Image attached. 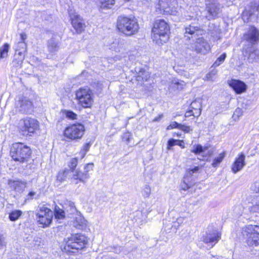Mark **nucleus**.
Wrapping results in <instances>:
<instances>
[{
  "label": "nucleus",
  "mask_w": 259,
  "mask_h": 259,
  "mask_svg": "<svg viewBox=\"0 0 259 259\" xmlns=\"http://www.w3.org/2000/svg\"><path fill=\"white\" fill-rule=\"evenodd\" d=\"M191 152L196 155L200 156L199 159L201 160H203L205 158L209 157L213 153V151L209 150L208 147L202 146L200 144L193 145L191 147Z\"/></svg>",
  "instance_id": "14"
},
{
  "label": "nucleus",
  "mask_w": 259,
  "mask_h": 259,
  "mask_svg": "<svg viewBox=\"0 0 259 259\" xmlns=\"http://www.w3.org/2000/svg\"><path fill=\"white\" fill-rule=\"evenodd\" d=\"M97 259H107V257L106 256L103 255L102 256H98L97 257Z\"/></svg>",
  "instance_id": "64"
},
{
  "label": "nucleus",
  "mask_w": 259,
  "mask_h": 259,
  "mask_svg": "<svg viewBox=\"0 0 259 259\" xmlns=\"http://www.w3.org/2000/svg\"><path fill=\"white\" fill-rule=\"evenodd\" d=\"M258 54L259 52L258 50L252 49V50L250 51L248 58L249 62L252 63L256 61L258 59Z\"/></svg>",
  "instance_id": "32"
},
{
  "label": "nucleus",
  "mask_w": 259,
  "mask_h": 259,
  "mask_svg": "<svg viewBox=\"0 0 259 259\" xmlns=\"http://www.w3.org/2000/svg\"><path fill=\"white\" fill-rule=\"evenodd\" d=\"M242 235L249 246L259 245V226L248 225L243 228Z\"/></svg>",
  "instance_id": "7"
},
{
  "label": "nucleus",
  "mask_w": 259,
  "mask_h": 259,
  "mask_svg": "<svg viewBox=\"0 0 259 259\" xmlns=\"http://www.w3.org/2000/svg\"><path fill=\"white\" fill-rule=\"evenodd\" d=\"M72 24L73 28L78 33L81 32L83 30L84 25L82 23L81 20L77 15L74 19L72 18Z\"/></svg>",
  "instance_id": "26"
},
{
  "label": "nucleus",
  "mask_w": 259,
  "mask_h": 259,
  "mask_svg": "<svg viewBox=\"0 0 259 259\" xmlns=\"http://www.w3.org/2000/svg\"><path fill=\"white\" fill-rule=\"evenodd\" d=\"M22 211L19 210H14L9 213V219L11 221L17 220L22 215Z\"/></svg>",
  "instance_id": "31"
},
{
  "label": "nucleus",
  "mask_w": 259,
  "mask_h": 259,
  "mask_svg": "<svg viewBox=\"0 0 259 259\" xmlns=\"http://www.w3.org/2000/svg\"><path fill=\"white\" fill-rule=\"evenodd\" d=\"M65 249L66 251L75 252L84 248L88 242L86 236L82 234H75L65 240Z\"/></svg>",
  "instance_id": "3"
},
{
  "label": "nucleus",
  "mask_w": 259,
  "mask_h": 259,
  "mask_svg": "<svg viewBox=\"0 0 259 259\" xmlns=\"http://www.w3.org/2000/svg\"><path fill=\"white\" fill-rule=\"evenodd\" d=\"M227 55L226 53H223L221 56H220L214 62V63L213 64L212 67H217L219 66H220L221 64H222L226 58Z\"/></svg>",
  "instance_id": "37"
},
{
  "label": "nucleus",
  "mask_w": 259,
  "mask_h": 259,
  "mask_svg": "<svg viewBox=\"0 0 259 259\" xmlns=\"http://www.w3.org/2000/svg\"><path fill=\"white\" fill-rule=\"evenodd\" d=\"M127 45L126 42L123 40H120L114 41L111 46V48L116 52L124 54L126 52Z\"/></svg>",
  "instance_id": "23"
},
{
  "label": "nucleus",
  "mask_w": 259,
  "mask_h": 259,
  "mask_svg": "<svg viewBox=\"0 0 259 259\" xmlns=\"http://www.w3.org/2000/svg\"><path fill=\"white\" fill-rule=\"evenodd\" d=\"M118 30L127 36L137 33L139 29L137 20L134 17L120 16L117 21Z\"/></svg>",
  "instance_id": "2"
},
{
  "label": "nucleus",
  "mask_w": 259,
  "mask_h": 259,
  "mask_svg": "<svg viewBox=\"0 0 259 259\" xmlns=\"http://www.w3.org/2000/svg\"><path fill=\"white\" fill-rule=\"evenodd\" d=\"M39 126V122L34 118L26 117L20 119L18 124L19 132L23 136H31Z\"/></svg>",
  "instance_id": "6"
},
{
  "label": "nucleus",
  "mask_w": 259,
  "mask_h": 259,
  "mask_svg": "<svg viewBox=\"0 0 259 259\" xmlns=\"http://www.w3.org/2000/svg\"><path fill=\"white\" fill-rule=\"evenodd\" d=\"M228 84L237 94H242L247 90L246 84L239 80L231 79L228 81Z\"/></svg>",
  "instance_id": "18"
},
{
  "label": "nucleus",
  "mask_w": 259,
  "mask_h": 259,
  "mask_svg": "<svg viewBox=\"0 0 259 259\" xmlns=\"http://www.w3.org/2000/svg\"><path fill=\"white\" fill-rule=\"evenodd\" d=\"M64 113L66 117L69 119H76L77 118V115L71 111L65 110Z\"/></svg>",
  "instance_id": "40"
},
{
  "label": "nucleus",
  "mask_w": 259,
  "mask_h": 259,
  "mask_svg": "<svg viewBox=\"0 0 259 259\" xmlns=\"http://www.w3.org/2000/svg\"><path fill=\"white\" fill-rule=\"evenodd\" d=\"M77 164H78V159L77 158H73L70 160V161L68 164V166H69V167L71 171H72V170H73V169H77V168H76V167L77 165Z\"/></svg>",
  "instance_id": "39"
},
{
  "label": "nucleus",
  "mask_w": 259,
  "mask_h": 259,
  "mask_svg": "<svg viewBox=\"0 0 259 259\" xmlns=\"http://www.w3.org/2000/svg\"><path fill=\"white\" fill-rule=\"evenodd\" d=\"M162 116V115H159L158 117H155L153 119V121H157L159 120V119H160Z\"/></svg>",
  "instance_id": "63"
},
{
  "label": "nucleus",
  "mask_w": 259,
  "mask_h": 259,
  "mask_svg": "<svg viewBox=\"0 0 259 259\" xmlns=\"http://www.w3.org/2000/svg\"><path fill=\"white\" fill-rule=\"evenodd\" d=\"M26 50V44L25 41H19L16 46V52H22L25 53Z\"/></svg>",
  "instance_id": "35"
},
{
  "label": "nucleus",
  "mask_w": 259,
  "mask_h": 259,
  "mask_svg": "<svg viewBox=\"0 0 259 259\" xmlns=\"http://www.w3.org/2000/svg\"><path fill=\"white\" fill-rule=\"evenodd\" d=\"M99 6L101 8H111L115 4L114 0H98Z\"/></svg>",
  "instance_id": "27"
},
{
  "label": "nucleus",
  "mask_w": 259,
  "mask_h": 259,
  "mask_svg": "<svg viewBox=\"0 0 259 259\" xmlns=\"http://www.w3.org/2000/svg\"><path fill=\"white\" fill-rule=\"evenodd\" d=\"M179 129L187 133H190L192 131V129H191L190 126L181 124L179 126Z\"/></svg>",
  "instance_id": "47"
},
{
  "label": "nucleus",
  "mask_w": 259,
  "mask_h": 259,
  "mask_svg": "<svg viewBox=\"0 0 259 259\" xmlns=\"http://www.w3.org/2000/svg\"><path fill=\"white\" fill-rule=\"evenodd\" d=\"M71 172L72 173L71 181L74 184H77L79 183H85L90 177L89 173L84 172L79 169H73Z\"/></svg>",
  "instance_id": "15"
},
{
  "label": "nucleus",
  "mask_w": 259,
  "mask_h": 259,
  "mask_svg": "<svg viewBox=\"0 0 259 259\" xmlns=\"http://www.w3.org/2000/svg\"><path fill=\"white\" fill-rule=\"evenodd\" d=\"M249 210L252 212H259V198L254 204L249 206Z\"/></svg>",
  "instance_id": "42"
},
{
  "label": "nucleus",
  "mask_w": 259,
  "mask_h": 259,
  "mask_svg": "<svg viewBox=\"0 0 259 259\" xmlns=\"http://www.w3.org/2000/svg\"><path fill=\"white\" fill-rule=\"evenodd\" d=\"M20 36H21V40L20 41H24L27 38V35L25 33H21L20 34Z\"/></svg>",
  "instance_id": "59"
},
{
  "label": "nucleus",
  "mask_w": 259,
  "mask_h": 259,
  "mask_svg": "<svg viewBox=\"0 0 259 259\" xmlns=\"http://www.w3.org/2000/svg\"><path fill=\"white\" fill-rule=\"evenodd\" d=\"M31 153L30 148L22 143H15L11 147L10 155L12 158L20 163L27 161Z\"/></svg>",
  "instance_id": "4"
},
{
  "label": "nucleus",
  "mask_w": 259,
  "mask_h": 259,
  "mask_svg": "<svg viewBox=\"0 0 259 259\" xmlns=\"http://www.w3.org/2000/svg\"><path fill=\"white\" fill-rule=\"evenodd\" d=\"M15 108L18 112L23 114L31 113L33 110L32 102L23 96H19L16 97Z\"/></svg>",
  "instance_id": "9"
},
{
  "label": "nucleus",
  "mask_w": 259,
  "mask_h": 259,
  "mask_svg": "<svg viewBox=\"0 0 259 259\" xmlns=\"http://www.w3.org/2000/svg\"><path fill=\"white\" fill-rule=\"evenodd\" d=\"M169 34V26L164 20H157L155 22L152 30V38L155 44L161 46L167 42Z\"/></svg>",
  "instance_id": "1"
},
{
  "label": "nucleus",
  "mask_w": 259,
  "mask_h": 259,
  "mask_svg": "<svg viewBox=\"0 0 259 259\" xmlns=\"http://www.w3.org/2000/svg\"><path fill=\"white\" fill-rule=\"evenodd\" d=\"M58 43L54 39H51L48 41V50L51 53H55L59 50Z\"/></svg>",
  "instance_id": "28"
},
{
  "label": "nucleus",
  "mask_w": 259,
  "mask_h": 259,
  "mask_svg": "<svg viewBox=\"0 0 259 259\" xmlns=\"http://www.w3.org/2000/svg\"><path fill=\"white\" fill-rule=\"evenodd\" d=\"M181 125V124L178 123L176 121L171 122V123L167 127V130H170L171 129L178 128L179 129V126Z\"/></svg>",
  "instance_id": "46"
},
{
  "label": "nucleus",
  "mask_w": 259,
  "mask_h": 259,
  "mask_svg": "<svg viewBox=\"0 0 259 259\" xmlns=\"http://www.w3.org/2000/svg\"><path fill=\"white\" fill-rule=\"evenodd\" d=\"M190 108L193 110V116L198 117L200 115L201 112V104L199 100H195L192 102L190 105Z\"/></svg>",
  "instance_id": "24"
},
{
  "label": "nucleus",
  "mask_w": 259,
  "mask_h": 259,
  "mask_svg": "<svg viewBox=\"0 0 259 259\" xmlns=\"http://www.w3.org/2000/svg\"><path fill=\"white\" fill-rule=\"evenodd\" d=\"M205 5L209 20L218 17L222 12L221 5L217 0H205Z\"/></svg>",
  "instance_id": "10"
},
{
  "label": "nucleus",
  "mask_w": 259,
  "mask_h": 259,
  "mask_svg": "<svg viewBox=\"0 0 259 259\" xmlns=\"http://www.w3.org/2000/svg\"><path fill=\"white\" fill-rule=\"evenodd\" d=\"M176 145L180 146L182 148L185 147L183 141L177 140Z\"/></svg>",
  "instance_id": "58"
},
{
  "label": "nucleus",
  "mask_w": 259,
  "mask_h": 259,
  "mask_svg": "<svg viewBox=\"0 0 259 259\" xmlns=\"http://www.w3.org/2000/svg\"><path fill=\"white\" fill-rule=\"evenodd\" d=\"M243 111L241 108H237L233 114V118L235 120H238L239 118L242 115Z\"/></svg>",
  "instance_id": "43"
},
{
  "label": "nucleus",
  "mask_w": 259,
  "mask_h": 259,
  "mask_svg": "<svg viewBox=\"0 0 259 259\" xmlns=\"http://www.w3.org/2000/svg\"><path fill=\"white\" fill-rule=\"evenodd\" d=\"M75 99L82 107L91 108L94 102V94L89 87L81 88L75 92Z\"/></svg>",
  "instance_id": "5"
},
{
  "label": "nucleus",
  "mask_w": 259,
  "mask_h": 259,
  "mask_svg": "<svg viewBox=\"0 0 259 259\" xmlns=\"http://www.w3.org/2000/svg\"><path fill=\"white\" fill-rule=\"evenodd\" d=\"M10 46L8 44L5 43L0 48V59L6 58L8 56Z\"/></svg>",
  "instance_id": "30"
},
{
  "label": "nucleus",
  "mask_w": 259,
  "mask_h": 259,
  "mask_svg": "<svg viewBox=\"0 0 259 259\" xmlns=\"http://www.w3.org/2000/svg\"><path fill=\"white\" fill-rule=\"evenodd\" d=\"M221 239V234L217 231H213L203 235L202 240L212 247Z\"/></svg>",
  "instance_id": "17"
},
{
  "label": "nucleus",
  "mask_w": 259,
  "mask_h": 259,
  "mask_svg": "<svg viewBox=\"0 0 259 259\" xmlns=\"http://www.w3.org/2000/svg\"><path fill=\"white\" fill-rule=\"evenodd\" d=\"M66 172H67L66 171L59 172L57 177V180L60 182L65 180L67 177Z\"/></svg>",
  "instance_id": "44"
},
{
  "label": "nucleus",
  "mask_w": 259,
  "mask_h": 259,
  "mask_svg": "<svg viewBox=\"0 0 259 259\" xmlns=\"http://www.w3.org/2000/svg\"><path fill=\"white\" fill-rule=\"evenodd\" d=\"M84 221V219L82 218L81 217L76 218L75 222L78 224V225L79 226H81L83 225Z\"/></svg>",
  "instance_id": "54"
},
{
  "label": "nucleus",
  "mask_w": 259,
  "mask_h": 259,
  "mask_svg": "<svg viewBox=\"0 0 259 259\" xmlns=\"http://www.w3.org/2000/svg\"><path fill=\"white\" fill-rule=\"evenodd\" d=\"M193 112V110L190 109L189 111H188L186 112L185 115V117H188L191 115H193V114H192Z\"/></svg>",
  "instance_id": "57"
},
{
  "label": "nucleus",
  "mask_w": 259,
  "mask_h": 259,
  "mask_svg": "<svg viewBox=\"0 0 259 259\" xmlns=\"http://www.w3.org/2000/svg\"><path fill=\"white\" fill-rule=\"evenodd\" d=\"M24 53H23L22 52H16L13 61L14 66L16 67H21L24 59Z\"/></svg>",
  "instance_id": "25"
},
{
  "label": "nucleus",
  "mask_w": 259,
  "mask_h": 259,
  "mask_svg": "<svg viewBox=\"0 0 259 259\" xmlns=\"http://www.w3.org/2000/svg\"><path fill=\"white\" fill-rule=\"evenodd\" d=\"M53 213L49 208L45 206L41 207L36 214L38 222L44 227L49 226L52 220Z\"/></svg>",
  "instance_id": "11"
},
{
  "label": "nucleus",
  "mask_w": 259,
  "mask_h": 259,
  "mask_svg": "<svg viewBox=\"0 0 259 259\" xmlns=\"http://www.w3.org/2000/svg\"><path fill=\"white\" fill-rule=\"evenodd\" d=\"M85 128L83 124L76 123L66 127L64 132V136L71 140L80 139L83 136Z\"/></svg>",
  "instance_id": "8"
},
{
  "label": "nucleus",
  "mask_w": 259,
  "mask_h": 259,
  "mask_svg": "<svg viewBox=\"0 0 259 259\" xmlns=\"http://www.w3.org/2000/svg\"><path fill=\"white\" fill-rule=\"evenodd\" d=\"M151 194V188L149 186L145 185L142 190V195L144 197H148Z\"/></svg>",
  "instance_id": "41"
},
{
  "label": "nucleus",
  "mask_w": 259,
  "mask_h": 259,
  "mask_svg": "<svg viewBox=\"0 0 259 259\" xmlns=\"http://www.w3.org/2000/svg\"><path fill=\"white\" fill-rule=\"evenodd\" d=\"M5 245V240L4 238L2 236H0V246Z\"/></svg>",
  "instance_id": "61"
},
{
  "label": "nucleus",
  "mask_w": 259,
  "mask_h": 259,
  "mask_svg": "<svg viewBox=\"0 0 259 259\" xmlns=\"http://www.w3.org/2000/svg\"><path fill=\"white\" fill-rule=\"evenodd\" d=\"M186 220V217H180L177 220L172 223V227L176 229H178L180 226L184 223Z\"/></svg>",
  "instance_id": "36"
},
{
  "label": "nucleus",
  "mask_w": 259,
  "mask_h": 259,
  "mask_svg": "<svg viewBox=\"0 0 259 259\" xmlns=\"http://www.w3.org/2000/svg\"><path fill=\"white\" fill-rule=\"evenodd\" d=\"M244 39L247 41L255 44L258 39L259 33L258 30L253 26L249 28L248 31L244 34Z\"/></svg>",
  "instance_id": "20"
},
{
  "label": "nucleus",
  "mask_w": 259,
  "mask_h": 259,
  "mask_svg": "<svg viewBox=\"0 0 259 259\" xmlns=\"http://www.w3.org/2000/svg\"><path fill=\"white\" fill-rule=\"evenodd\" d=\"M200 169V167L199 166H194L192 168H190L187 170V174L191 176L193 174L197 172Z\"/></svg>",
  "instance_id": "45"
},
{
  "label": "nucleus",
  "mask_w": 259,
  "mask_h": 259,
  "mask_svg": "<svg viewBox=\"0 0 259 259\" xmlns=\"http://www.w3.org/2000/svg\"><path fill=\"white\" fill-rule=\"evenodd\" d=\"M31 247L33 248H37L42 245V241L41 238L39 237H35L33 239L31 243Z\"/></svg>",
  "instance_id": "38"
},
{
  "label": "nucleus",
  "mask_w": 259,
  "mask_h": 259,
  "mask_svg": "<svg viewBox=\"0 0 259 259\" xmlns=\"http://www.w3.org/2000/svg\"><path fill=\"white\" fill-rule=\"evenodd\" d=\"M36 195H37L36 193L35 192H34V191L29 192L27 196V198L25 199V201H26L27 200L29 201L30 200H32L33 198L35 197V196Z\"/></svg>",
  "instance_id": "50"
},
{
  "label": "nucleus",
  "mask_w": 259,
  "mask_h": 259,
  "mask_svg": "<svg viewBox=\"0 0 259 259\" xmlns=\"http://www.w3.org/2000/svg\"><path fill=\"white\" fill-rule=\"evenodd\" d=\"M225 156V153L224 152L222 153L219 154V156L216 157L213 161L212 163V166L214 167H217L220 163L223 161Z\"/></svg>",
  "instance_id": "33"
},
{
  "label": "nucleus",
  "mask_w": 259,
  "mask_h": 259,
  "mask_svg": "<svg viewBox=\"0 0 259 259\" xmlns=\"http://www.w3.org/2000/svg\"><path fill=\"white\" fill-rule=\"evenodd\" d=\"M93 167H94L93 163H89L86 164L84 167L83 172H87V173H89V171L91 169H93Z\"/></svg>",
  "instance_id": "49"
},
{
  "label": "nucleus",
  "mask_w": 259,
  "mask_h": 259,
  "mask_svg": "<svg viewBox=\"0 0 259 259\" xmlns=\"http://www.w3.org/2000/svg\"><path fill=\"white\" fill-rule=\"evenodd\" d=\"M186 85L185 82L177 78H172L169 81L168 89L172 91L181 90L184 89Z\"/></svg>",
  "instance_id": "22"
},
{
  "label": "nucleus",
  "mask_w": 259,
  "mask_h": 259,
  "mask_svg": "<svg viewBox=\"0 0 259 259\" xmlns=\"http://www.w3.org/2000/svg\"><path fill=\"white\" fill-rule=\"evenodd\" d=\"M251 189L255 192H259V181L254 183L251 186Z\"/></svg>",
  "instance_id": "51"
},
{
  "label": "nucleus",
  "mask_w": 259,
  "mask_h": 259,
  "mask_svg": "<svg viewBox=\"0 0 259 259\" xmlns=\"http://www.w3.org/2000/svg\"><path fill=\"white\" fill-rule=\"evenodd\" d=\"M181 188L184 190H187L191 187V184L190 183H187L186 180H184L181 183Z\"/></svg>",
  "instance_id": "48"
},
{
  "label": "nucleus",
  "mask_w": 259,
  "mask_h": 259,
  "mask_svg": "<svg viewBox=\"0 0 259 259\" xmlns=\"http://www.w3.org/2000/svg\"><path fill=\"white\" fill-rule=\"evenodd\" d=\"M245 159V156L242 153H240L238 157L235 159L231 166V170L233 173L236 174L242 169L246 164Z\"/></svg>",
  "instance_id": "19"
},
{
  "label": "nucleus",
  "mask_w": 259,
  "mask_h": 259,
  "mask_svg": "<svg viewBox=\"0 0 259 259\" xmlns=\"http://www.w3.org/2000/svg\"><path fill=\"white\" fill-rule=\"evenodd\" d=\"M123 139L126 141L127 142H129L130 138H131V134L128 132L125 133L123 135Z\"/></svg>",
  "instance_id": "55"
},
{
  "label": "nucleus",
  "mask_w": 259,
  "mask_h": 259,
  "mask_svg": "<svg viewBox=\"0 0 259 259\" xmlns=\"http://www.w3.org/2000/svg\"><path fill=\"white\" fill-rule=\"evenodd\" d=\"M55 217L58 219H62L65 217V212L59 207L56 206L55 208Z\"/></svg>",
  "instance_id": "34"
},
{
  "label": "nucleus",
  "mask_w": 259,
  "mask_h": 259,
  "mask_svg": "<svg viewBox=\"0 0 259 259\" xmlns=\"http://www.w3.org/2000/svg\"><path fill=\"white\" fill-rule=\"evenodd\" d=\"M247 14H248V12L246 11L243 12V13L242 14V18L244 21H245V19H246L245 17H246V16L247 15Z\"/></svg>",
  "instance_id": "62"
},
{
  "label": "nucleus",
  "mask_w": 259,
  "mask_h": 259,
  "mask_svg": "<svg viewBox=\"0 0 259 259\" xmlns=\"http://www.w3.org/2000/svg\"><path fill=\"white\" fill-rule=\"evenodd\" d=\"M137 80L146 81L150 77L148 72L143 69H140L137 76Z\"/></svg>",
  "instance_id": "29"
},
{
  "label": "nucleus",
  "mask_w": 259,
  "mask_h": 259,
  "mask_svg": "<svg viewBox=\"0 0 259 259\" xmlns=\"http://www.w3.org/2000/svg\"><path fill=\"white\" fill-rule=\"evenodd\" d=\"M9 184L10 187L15 191L19 193H22L26 187L27 183L25 181L16 180L10 181Z\"/></svg>",
  "instance_id": "21"
},
{
  "label": "nucleus",
  "mask_w": 259,
  "mask_h": 259,
  "mask_svg": "<svg viewBox=\"0 0 259 259\" xmlns=\"http://www.w3.org/2000/svg\"><path fill=\"white\" fill-rule=\"evenodd\" d=\"M90 147H91V144L90 143H86L85 144H84L82 147V148L81 149V150L82 151H84L85 152H87L90 148Z\"/></svg>",
  "instance_id": "56"
},
{
  "label": "nucleus",
  "mask_w": 259,
  "mask_h": 259,
  "mask_svg": "<svg viewBox=\"0 0 259 259\" xmlns=\"http://www.w3.org/2000/svg\"><path fill=\"white\" fill-rule=\"evenodd\" d=\"M204 31L199 28L197 26L194 24H190L185 28V36L189 39L197 38L199 35H202Z\"/></svg>",
  "instance_id": "16"
},
{
  "label": "nucleus",
  "mask_w": 259,
  "mask_h": 259,
  "mask_svg": "<svg viewBox=\"0 0 259 259\" xmlns=\"http://www.w3.org/2000/svg\"><path fill=\"white\" fill-rule=\"evenodd\" d=\"M217 74V71L216 70H212L211 72L208 73L206 76V78L207 80H210L211 81H213L212 79V76H214Z\"/></svg>",
  "instance_id": "52"
},
{
  "label": "nucleus",
  "mask_w": 259,
  "mask_h": 259,
  "mask_svg": "<svg viewBox=\"0 0 259 259\" xmlns=\"http://www.w3.org/2000/svg\"><path fill=\"white\" fill-rule=\"evenodd\" d=\"M196 39L192 47L197 53L206 54L209 52L211 50L210 46L203 37L198 36Z\"/></svg>",
  "instance_id": "13"
},
{
  "label": "nucleus",
  "mask_w": 259,
  "mask_h": 259,
  "mask_svg": "<svg viewBox=\"0 0 259 259\" xmlns=\"http://www.w3.org/2000/svg\"><path fill=\"white\" fill-rule=\"evenodd\" d=\"M177 140L171 139L168 140V149L170 148V147H172L174 145H176Z\"/></svg>",
  "instance_id": "53"
},
{
  "label": "nucleus",
  "mask_w": 259,
  "mask_h": 259,
  "mask_svg": "<svg viewBox=\"0 0 259 259\" xmlns=\"http://www.w3.org/2000/svg\"><path fill=\"white\" fill-rule=\"evenodd\" d=\"M79 154L80 155V158L82 159L85 156L86 152H85L84 151L80 150Z\"/></svg>",
  "instance_id": "60"
},
{
  "label": "nucleus",
  "mask_w": 259,
  "mask_h": 259,
  "mask_svg": "<svg viewBox=\"0 0 259 259\" xmlns=\"http://www.w3.org/2000/svg\"><path fill=\"white\" fill-rule=\"evenodd\" d=\"M176 0H159L158 8L169 15H176L178 13Z\"/></svg>",
  "instance_id": "12"
}]
</instances>
